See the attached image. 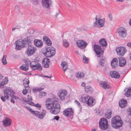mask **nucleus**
<instances>
[{
  "label": "nucleus",
  "mask_w": 131,
  "mask_h": 131,
  "mask_svg": "<svg viewBox=\"0 0 131 131\" xmlns=\"http://www.w3.org/2000/svg\"><path fill=\"white\" fill-rule=\"evenodd\" d=\"M45 105L47 109H51L50 112L52 114H57L60 111V105L59 103L56 104L53 107L54 103L51 99H48L46 100Z\"/></svg>",
  "instance_id": "obj_1"
},
{
  "label": "nucleus",
  "mask_w": 131,
  "mask_h": 131,
  "mask_svg": "<svg viewBox=\"0 0 131 131\" xmlns=\"http://www.w3.org/2000/svg\"><path fill=\"white\" fill-rule=\"evenodd\" d=\"M123 124L121 119L118 116H114L111 120V125L112 127L115 128H118Z\"/></svg>",
  "instance_id": "obj_2"
},
{
  "label": "nucleus",
  "mask_w": 131,
  "mask_h": 131,
  "mask_svg": "<svg viewBox=\"0 0 131 131\" xmlns=\"http://www.w3.org/2000/svg\"><path fill=\"white\" fill-rule=\"evenodd\" d=\"M30 39L29 37L26 38L23 40H18L15 42L16 49L17 50H19L23 47L27 46L29 40Z\"/></svg>",
  "instance_id": "obj_3"
},
{
  "label": "nucleus",
  "mask_w": 131,
  "mask_h": 131,
  "mask_svg": "<svg viewBox=\"0 0 131 131\" xmlns=\"http://www.w3.org/2000/svg\"><path fill=\"white\" fill-rule=\"evenodd\" d=\"M27 46L25 47H28L25 51L27 55L30 56L32 55L36 51L37 48L32 45V41L31 39L29 40V42L27 44Z\"/></svg>",
  "instance_id": "obj_4"
},
{
  "label": "nucleus",
  "mask_w": 131,
  "mask_h": 131,
  "mask_svg": "<svg viewBox=\"0 0 131 131\" xmlns=\"http://www.w3.org/2000/svg\"><path fill=\"white\" fill-rule=\"evenodd\" d=\"M108 126L107 119L105 118H101L99 122V127L102 129L106 130Z\"/></svg>",
  "instance_id": "obj_5"
},
{
  "label": "nucleus",
  "mask_w": 131,
  "mask_h": 131,
  "mask_svg": "<svg viewBox=\"0 0 131 131\" xmlns=\"http://www.w3.org/2000/svg\"><path fill=\"white\" fill-rule=\"evenodd\" d=\"M55 48L49 47L46 48V51L44 53V54L47 57H51L55 55Z\"/></svg>",
  "instance_id": "obj_6"
},
{
  "label": "nucleus",
  "mask_w": 131,
  "mask_h": 131,
  "mask_svg": "<svg viewBox=\"0 0 131 131\" xmlns=\"http://www.w3.org/2000/svg\"><path fill=\"white\" fill-rule=\"evenodd\" d=\"M67 94V91L66 90L61 89L59 91L58 95L61 100H63L65 99Z\"/></svg>",
  "instance_id": "obj_7"
},
{
  "label": "nucleus",
  "mask_w": 131,
  "mask_h": 131,
  "mask_svg": "<svg viewBox=\"0 0 131 131\" xmlns=\"http://www.w3.org/2000/svg\"><path fill=\"white\" fill-rule=\"evenodd\" d=\"M104 19H101L96 16L95 19L94 25V26H97L100 27H102L104 25Z\"/></svg>",
  "instance_id": "obj_8"
},
{
  "label": "nucleus",
  "mask_w": 131,
  "mask_h": 131,
  "mask_svg": "<svg viewBox=\"0 0 131 131\" xmlns=\"http://www.w3.org/2000/svg\"><path fill=\"white\" fill-rule=\"evenodd\" d=\"M116 51L118 55L123 56L126 52L127 49L123 47H117L116 49Z\"/></svg>",
  "instance_id": "obj_9"
},
{
  "label": "nucleus",
  "mask_w": 131,
  "mask_h": 131,
  "mask_svg": "<svg viewBox=\"0 0 131 131\" xmlns=\"http://www.w3.org/2000/svg\"><path fill=\"white\" fill-rule=\"evenodd\" d=\"M30 66L34 70L38 69L39 70H42V67L38 63L37 61H34L31 62Z\"/></svg>",
  "instance_id": "obj_10"
},
{
  "label": "nucleus",
  "mask_w": 131,
  "mask_h": 131,
  "mask_svg": "<svg viewBox=\"0 0 131 131\" xmlns=\"http://www.w3.org/2000/svg\"><path fill=\"white\" fill-rule=\"evenodd\" d=\"M119 36L121 37L125 38L126 35V29L122 27H120L117 30Z\"/></svg>",
  "instance_id": "obj_11"
},
{
  "label": "nucleus",
  "mask_w": 131,
  "mask_h": 131,
  "mask_svg": "<svg viewBox=\"0 0 131 131\" xmlns=\"http://www.w3.org/2000/svg\"><path fill=\"white\" fill-rule=\"evenodd\" d=\"M76 44L79 47L82 49L85 48L88 44L84 40H82L77 41L76 42Z\"/></svg>",
  "instance_id": "obj_12"
},
{
  "label": "nucleus",
  "mask_w": 131,
  "mask_h": 131,
  "mask_svg": "<svg viewBox=\"0 0 131 131\" xmlns=\"http://www.w3.org/2000/svg\"><path fill=\"white\" fill-rule=\"evenodd\" d=\"M63 114L66 116H70L73 115V111L71 108H67L63 111Z\"/></svg>",
  "instance_id": "obj_13"
},
{
  "label": "nucleus",
  "mask_w": 131,
  "mask_h": 131,
  "mask_svg": "<svg viewBox=\"0 0 131 131\" xmlns=\"http://www.w3.org/2000/svg\"><path fill=\"white\" fill-rule=\"evenodd\" d=\"M9 90H4V97L3 96H1V100L3 102L5 101L6 99L7 100L9 99V96L10 95L11 93Z\"/></svg>",
  "instance_id": "obj_14"
},
{
  "label": "nucleus",
  "mask_w": 131,
  "mask_h": 131,
  "mask_svg": "<svg viewBox=\"0 0 131 131\" xmlns=\"http://www.w3.org/2000/svg\"><path fill=\"white\" fill-rule=\"evenodd\" d=\"M46 113V111L43 110L41 114L38 111H35V113L34 115L37 116L39 119H42L45 116Z\"/></svg>",
  "instance_id": "obj_15"
},
{
  "label": "nucleus",
  "mask_w": 131,
  "mask_h": 131,
  "mask_svg": "<svg viewBox=\"0 0 131 131\" xmlns=\"http://www.w3.org/2000/svg\"><path fill=\"white\" fill-rule=\"evenodd\" d=\"M51 2V0H42V4L43 7L46 8L50 7Z\"/></svg>",
  "instance_id": "obj_16"
},
{
  "label": "nucleus",
  "mask_w": 131,
  "mask_h": 131,
  "mask_svg": "<svg viewBox=\"0 0 131 131\" xmlns=\"http://www.w3.org/2000/svg\"><path fill=\"white\" fill-rule=\"evenodd\" d=\"M50 62V61L49 59L45 58L42 60V64L45 68H48L49 67Z\"/></svg>",
  "instance_id": "obj_17"
},
{
  "label": "nucleus",
  "mask_w": 131,
  "mask_h": 131,
  "mask_svg": "<svg viewBox=\"0 0 131 131\" xmlns=\"http://www.w3.org/2000/svg\"><path fill=\"white\" fill-rule=\"evenodd\" d=\"M2 123L4 126L8 127L12 123V121L9 118H5L2 121Z\"/></svg>",
  "instance_id": "obj_18"
},
{
  "label": "nucleus",
  "mask_w": 131,
  "mask_h": 131,
  "mask_svg": "<svg viewBox=\"0 0 131 131\" xmlns=\"http://www.w3.org/2000/svg\"><path fill=\"white\" fill-rule=\"evenodd\" d=\"M94 48V50L96 54L99 55L100 54L102 51V50L101 47L95 44Z\"/></svg>",
  "instance_id": "obj_19"
},
{
  "label": "nucleus",
  "mask_w": 131,
  "mask_h": 131,
  "mask_svg": "<svg viewBox=\"0 0 131 131\" xmlns=\"http://www.w3.org/2000/svg\"><path fill=\"white\" fill-rule=\"evenodd\" d=\"M100 85L104 89H107L111 88V86L109 84L105 81H101L100 83Z\"/></svg>",
  "instance_id": "obj_20"
},
{
  "label": "nucleus",
  "mask_w": 131,
  "mask_h": 131,
  "mask_svg": "<svg viewBox=\"0 0 131 131\" xmlns=\"http://www.w3.org/2000/svg\"><path fill=\"white\" fill-rule=\"evenodd\" d=\"M95 103V99L91 97H90L87 101L86 104L89 106H92L94 105Z\"/></svg>",
  "instance_id": "obj_21"
},
{
  "label": "nucleus",
  "mask_w": 131,
  "mask_h": 131,
  "mask_svg": "<svg viewBox=\"0 0 131 131\" xmlns=\"http://www.w3.org/2000/svg\"><path fill=\"white\" fill-rule=\"evenodd\" d=\"M119 66L121 67L124 66L126 63V61L125 59L122 57H119L118 58Z\"/></svg>",
  "instance_id": "obj_22"
},
{
  "label": "nucleus",
  "mask_w": 131,
  "mask_h": 131,
  "mask_svg": "<svg viewBox=\"0 0 131 131\" xmlns=\"http://www.w3.org/2000/svg\"><path fill=\"white\" fill-rule=\"evenodd\" d=\"M34 44L37 47L41 48L43 46L42 42L40 40L35 39L34 41Z\"/></svg>",
  "instance_id": "obj_23"
},
{
  "label": "nucleus",
  "mask_w": 131,
  "mask_h": 131,
  "mask_svg": "<svg viewBox=\"0 0 131 131\" xmlns=\"http://www.w3.org/2000/svg\"><path fill=\"white\" fill-rule=\"evenodd\" d=\"M110 75L112 77L118 79L120 77L119 73L115 71H111Z\"/></svg>",
  "instance_id": "obj_24"
},
{
  "label": "nucleus",
  "mask_w": 131,
  "mask_h": 131,
  "mask_svg": "<svg viewBox=\"0 0 131 131\" xmlns=\"http://www.w3.org/2000/svg\"><path fill=\"white\" fill-rule=\"evenodd\" d=\"M43 40L46 44L50 46L52 45V42L49 38L47 36H44L43 38Z\"/></svg>",
  "instance_id": "obj_25"
},
{
  "label": "nucleus",
  "mask_w": 131,
  "mask_h": 131,
  "mask_svg": "<svg viewBox=\"0 0 131 131\" xmlns=\"http://www.w3.org/2000/svg\"><path fill=\"white\" fill-rule=\"evenodd\" d=\"M127 101L123 99L121 100L119 102V105L121 108H124L127 105Z\"/></svg>",
  "instance_id": "obj_26"
},
{
  "label": "nucleus",
  "mask_w": 131,
  "mask_h": 131,
  "mask_svg": "<svg viewBox=\"0 0 131 131\" xmlns=\"http://www.w3.org/2000/svg\"><path fill=\"white\" fill-rule=\"evenodd\" d=\"M111 64L113 68L117 67L118 64L117 59L116 58H113L111 61Z\"/></svg>",
  "instance_id": "obj_27"
},
{
  "label": "nucleus",
  "mask_w": 131,
  "mask_h": 131,
  "mask_svg": "<svg viewBox=\"0 0 131 131\" xmlns=\"http://www.w3.org/2000/svg\"><path fill=\"white\" fill-rule=\"evenodd\" d=\"M8 79L7 77H5L4 79H3L0 83V88H2L4 87V84H6L8 82Z\"/></svg>",
  "instance_id": "obj_28"
},
{
  "label": "nucleus",
  "mask_w": 131,
  "mask_h": 131,
  "mask_svg": "<svg viewBox=\"0 0 131 131\" xmlns=\"http://www.w3.org/2000/svg\"><path fill=\"white\" fill-rule=\"evenodd\" d=\"M61 66H62V69L65 72L67 70L68 67V63L64 61H62L61 63Z\"/></svg>",
  "instance_id": "obj_29"
},
{
  "label": "nucleus",
  "mask_w": 131,
  "mask_h": 131,
  "mask_svg": "<svg viewBox=\"0 0 131 131\" xmlns=\"http://www.w3.org/2000/svg\"><path fill=\"white\" fill-rule=\"evenodd\" d=\"M89 98V97L88 96L84 95L81 97L80 100L81 102H83L84 103L86 102V103Z\"/></svg>",
  "instance_id": "obj_30"
},
{
  "label": "nucleus",
  "mask_w": 131,
  "mask_h": 131,
  "mask_svg": "<svg viewBox=\"0 0 131 131\" xmlns=\"http://www.w3.org/2000/svg\"><path fill=\"white\" fill-rule=\"evenodd\" d=\"M99 43L101 46L103 47H105L107 46V43L106 42V40L104 39H101Z\"/></svg>",
  "instance_id": "obj_31"
},
{
  "label": "nucleus",
  "mask_w": 131,
  "mask_h": 131,
  "mask_svg": "<svg viewBox=\"0 0 131 131\" xmlns=\"http://www.w3.org/2000/svg\"><path fill=\"white\" fill-rule=\"evenodd\" d=\"M112 113V112L111 111L107 110L105 113V117L108 119H110L111 117Z\"/></svg>",
  "instance_id": "obj_32"
},
{
  "label": "nucleus",
  "mask_w": 131,
  "mask_h": 131,
  "mask_svg": "<svg viewBox=\"0 0 131 131\" xmlns=\"http://www.w3.org/2000/svg\"><path fill=\"white\" fill-rule=\"evenodd\" d=\"M84 89L85 91L87 93L91 92L93 90V88L90 86H85Z\"/></svg>",
  "instance_id": "obj_33"
},
{
  "label": "nucleus",
  "mask_w": 131,
  "mask_h": 131,
  "mask_svg": "<svg viewBox=\"0 0 131 131\" xmlns=\"http://www.w3.org/2000/svg\"><path fill=\"white\" fill-rule=\"evenodd\" d=\"M29 82L27 79H25L23 81V85L25 88H28L29 86Z\"/></svg>",
  "instance_id": "obj_34"
},
{
  "label": "nucleus",
  "mask_w": 131,
  "mask_h": 131,
  "mask_svg": "<svg viewBox=\"0 0 131 131\" xmlns=\"http://www.w3.org/2000/svg\"><path fill=\"white\" fill-rule=\"evenodd\" d=\"M84 76L83 73L82 72H79L76 74V76L79 79H81Z\"/></svg>",
  "instance_id": "obj_35"
},
{
  "label": "nucleus",
  "mask_w": 131,
  "mask_h": 131,
  "mask_svg": "<svg viewBox=\"0 0 131 131\" xmlns=\"http://www.w3.org/2000/svg\"><path fill=\"white\" fill-rule=\"evenodd\" d=\"M29 68L27 66H26L25 64H23L20 67V69L22 70L26 71Z\"/></svg>",
  "instance_id": "obj_36"
},
{
  "label": "nucleus",
  "mask_w": 131,
  "mask_h": 131,
  "mask_svg": "<svg viewBox=\"0 0 131 131\" xmlns=\"http://www.w3.org/2000/svg\"><path fill=\"white\" fill-rule=\"evenodd\" d=\"M125 95L127 97H131V88L128 89L125 92Z\"/></svg>",
  "instance_id": "obj_37"
},
{
  "label": "nucleus",
  "mask_w": 131,
  "mask_h": 131,
  "mask_svg": "<svg viewBox=\"0 0 131 131\" xmlns=\"http://www.w3.org/2000/svg\"><path fill=\"white\" fill-rule=\"evenodd\" d=\"M7 56L6 55H4L2 59V62L3 65H5L7 64V62L6 60Z\"/></svg>",
  "instance_id": "obj_38"
},
{
  "label": "nucleus",
  "mask_w": 131,
  "mask_h": 131,
  "mask_svg": "<svg viewBox=\"0 0 131 131\" xmlns=\"http://www.w3.org/2000/svg\"><path fill=\"white\" fill-rule=\"evenodd\" d=\"M63 45L64 47L67 48L69 46V44L66 40H63Z\"/></svg>",
  "instance_id": "obj_39"
},
{
  "label": "nucleus",
  "mask_w": 131,
  "mask_h": 131,
  "mask_svg": "<svg viewBox=\"0 0 131 131\" xmlns=\"http://www.w3.org/2000/svg\"><path fill=\"white\" fill-rule=\"evenodd\" d=\"M24 61L25 63V65L29 67V66L30 65L31 62L29 59H25Z\"/></svg>",
  "instance_id": "obj_40"
},
{
  "label": "nucleus",
  "mask_w": 131,
  "mask_h": 131,
  "mask_svg": "<svg viewBox=\"0 0 131 131\" xmlns=\"http://www.w3.org/2000/svg\"><path fill=\"white\" fill-rule=\"evenodd\" d=\"M44 89V88H33L32 89V91L34 92L36 91H39L43 90Z\"/></svg>",
  "instance_id": "obj_41"
},
{
  "label": "nucleus",
  "mask_w": 131,
  "mask_h": 131,
  "mask_svg": "<svg viewBox=\"0 0 131 131\" xmlns=\"http://www.w3.org/2000/svg\"><path fill=\"white\" fill-rule=\"evenodd\" d=\"M105 60L104 59L102 58H100L99 60V64L102 67L104 66L103 63L104 62Z\"/></svg>",
  "instance_id": "obj_42"
},
{
  "label": "nucleus",
  "mask_w": 131,
  "mask_h": 131,
  "mask_svg": "<svg viewBox=\"0 0 131 131\" xmlns=\"http://www.w3.org/2000/svg\"><path fill=\"white\" fill-rule=\"evenodd\" d=\"M46 95V93L45 92L42 91L39 93V96L41 97L45 96Z\"/></svg>",
  "instance_id": "obj_43"
},
{
  "label": "nucleus",
  "mask_w": 131,
  "mask_h": 131,
  "mask_svg": "<svg viewBox=\"0 0 131 131\" xmlns=\"http://www.w3.org/2000/svg\"><path fill=\"white\" fill-rule=\"evenodd\" d=\"M83 60L85 63H88L89 60L85 56H83Z\"/></svg>",
  "instance_id": "obj_44"
},
{
  "label": "nucleus",
  "mask_w": 131,
  "mask_h": 131,
  "mask_svg": "<svg viewBox=\"0 0 131 131\" xmlns=\"http://www.w3.org/2000/svg\"><path fill=\"white\" fill-rule=\"evenodd\" d=\"M26 108L32 114L34 115L35 113V111H34L30 107L27 106Z\"/></svg>",
  "instance_id": "obj_45"
},
{
  "label": "nucleus",
  "mask_w": 131,
  "mask_h": 131,
  "mask_svg": "<svg viewBox=\"0 0 131 131\" xmlns=\"http://www.w3.org/2000/svg\"><path fill=\"white\" fill-rule=\"evenodd\" d=\"M26 103L29 104L30 105L33 106H34V105H35V104L33 102L30 101L28 100L27 101H26Z\"/></svg>",
  "instance_id": "obj_46"
},
{
  "label": "nucleus",
  "mask_w": 131,
  "mask_h": 131,
  "mask_svg": "<svg viewBox=\"0 0 131 131\" xmlns=\"http://www.w3.org/2000/svg\"><path fill=\"white\" fill-rule=\"evenodd\" d=\"M34 106L37 107L39 109L41 108V105L39 103H37L36 104H35V105Z\"/></svg>",
  "instance_id": "obj_47"
},
{
  "label": "nucleus",
  "mask_w": 131,
  "mask_h": 131,
  "mask_svg": "<svg viewBox=\"0 0 131 131\" xmlns=\"http://www.w3.org/2000/svg\"><path fill=\"white\" fill-rule=\"evenodd\" d=\"M59 119V117L58 116H56L54 117L53 119H55L56 121H58Z\"/></svg>",
  "instance_id": "obj_48"
},
{
  "label": "nucleus",
  "mask_w": 131,
  "mask_h": 131,
  "mask_svg": "<svg viewBox=\"0 0 131 131\" xmlns=\"http://www.w3.org/2000/svg\"><path fill=\"white\" fill-rule=\"evenodd\" d=\"M127 111L129 113V115L131 116V107L128 109Z\"/></svg>",
  "instance_id": "obj_49"
},
{
  "label": "nucleus",
  "mask_w": 131,
  "mask_h": 131,
  "mask_svg": "<svg viewBox=\"0 0 131 131\" xmlns=\"http://www.w3.org/2000/svg\"><path fill=\"white\" fill-rule=\"evenodd\" d=\"M27 91L26 89L24 90L23 91L22 93L24 95H26L27 93Z\"/></svg>",
  "instance_id": "obj_50"
},
{
  "label": "nucleus",
  "mask_w": 131,
  "mask_h": 131,
  "mask_svg": "<svg viewBox=\"0 0 131 131\" xmlns=\"http://www.w3.org/2000/svg\"><path fill=\"white\" fill-rule=\"evenodd\" d=\"M108 17L110 20H111L112 19V15L110 14H109L108 15Z\"/></svg>",
  "instance_id": "obj_51"
},
{
  "label": "nucleus",
  "mask_w": 131,
  "mask_h": 131,
  "mask_svg": "<svg viewBox=\"0 0 131 131\" xmlns=\"http://www.w3.org/2000/svg\"><path fill=\"white\" fill-rule=\"evenodd\" d=\"M75 103L79 107L80 106V104L79 102L77 100H75Z\"/></svg>",
  "instance_id": "obj_52"
},
{
  "label": "nucleus",
  "mask_w": 131,
  "mask_h": 131,
  "mask_svg": "<svg viewBox=\"0 0 131 131\" xmlns=\"http://www.w3.org/2000/svg\"><path fill=\"white\" fill-rule=\"evenodd\" d=\"M13 97L14 99H15L17 100H20V98L16 96H14Z\"/></svg>",
  "instance_id": "obj_53"
},
{
  "label": "nucleus",
  "mask_w": 131,
  "mask_h": 131,
  "mask_svg": "<svg viewBox=\"0 0 131 131\" xmlns=\"http://www.w3.org/2000/svg\"><path fill=\"white\" fill-rule=\"evenodd\" d=\"M127 46L131 48V42L128 43L127 44Z\"/></svg>",
  "instance_id": "obj_54"
},
{
  "label": "nucleus",
  "mask_w": 131,
  "mask_h": 131,
  "mask_svg": "<svg viewBox=\"0 0 131 131\" xmlns=\"http://www.w3.org/2000/svg\"><path fill=\"white\" fill-rule=\"evenodd\" d=\"M10 102H11L12 103H15V101L13 99V98H11Z\"/></svg>",
  "instance_id": "obj_55"
},
{
  "label": "nucleus",
  "mask_w": 131,
  "mask_h": 131,
  "mask_svg": "<svg viewBox=\"0 0 131 131\" xmlns=\"http://www.w3.org/2000/svg\"><path fill=\"white\" fill-rule=\"evenodd\" d=\"M28 98L30 100H32V97L30 96L29 95H28Z\"/></svg>",
  "instance_id": "obj_56"
},
{
  "label": "nucleus",
  "mask_w": 131,
  "mask_h": 131,
  "mask_svg": "<svg viewBox=\"0 0 131 131\" xmlns=\"http://www.w3.org/2000/svg\"><path fill=\"white\" fill-rule=\"evenodd\" d=\"M44 77H45L48 78H50L52 77V76L51 75H50V76H45Z\"/></svg>",
  "instance_id": "obj_57"
},
{
  "label": "nucleus",
  "mask_w": 131,
  "mask_h": 131,
  "mask_svg": "<svg viewBox=\"0 0 131 131\" xmlns=\"http://www.w3.org/2000/svg\"><path fill=\"white\" fill-rule=\"evenodd\" d=\"M85 84L84 83H82L81 84V85L82 86H85Z\"/></svg>",
  "instance_id": "obj_58"
},
{
  "label": "nucleus",
  "mask_w": 131,
  "mask_h": 131,
  "mask_svg": "<svg viewBox=\"0 0 131 131\" xmlns=\"http://www.w3.org/2000/svg\"><path fill=\"white\" fill-rule=\"evenodd\" d=\"M3 76L0 73V80H1L2 79Z\"/></svg>",
  "instance_id": "obj_59"
},
{
  "label": "nucleus",
  "mask_w": 131,
  "mask_h": 131,
  "mask_svg": "<svg viewBox=\"0 0 131 131\" xmlns=\"http://www.w3.org/2000/svg\"><path fill=\"white\" fill-rule=\"evenodd\" d=\"M18 7H18V5H16L15 6V9H18Z\"/></svg>",
  "instance_id": "obj_60"
},
{
  "label": "nucleus",
  "mask_w": 131,
  "mask_h": 131,
  "mask_svg": "<svg viewBox=\"0 0 131 131\" xmlns=\"http://www.w3.org/2000/svg\"><path fill=\"white\" fill-rule=\"evenodd\" d=\"M16 28L17 29H19L20 28V26H16Z\"/></svg>",
  "instance_id": "obj_61"
},
{
  "label": "nucleus",
  "mask_w": 131,
  "mask_h": 131,
  "mask_svg": "<svg viewBox=\"0 0 131 131\" xmlns=\"http://www.w3.org/2000/svg\"><path fill=\"white\" fill-rule=\"evenodd\" d=\"M22 99L25 102H26V101H26L25 100V98L24 97H23L22 98Z\"/></svg>",
  "instance_id": "obj_62"
},
{
  "label": "nucleus",
  "mask_w": 131,
  "mask_h": 131,
  "mask_svg": "<svg viewBox=\"0 0 131 131\" xmlns=\"http://www.w3.org/2000/svg\"><path fill=\"white\" fill-rule=\"evenodd\" d=\"M77 29L79 31H81V29L80 28H77Z\"/></svg>",
  "instance_id": "obj_63"
},
{
  "label": "nucleus",
  "mask_w": 131,
  "mask_h": 131,
  "mask_svg": "<svg viewBox=\"0 0 131 131\" xmlns=\"http://www.w3.org/2000/svg\"><path fill=\"white\" fill-rule=\"evenodd\" d=\"M129 25L131 26V18L130 19V20L129 21Z\"/></svg>",
  "instance_id": "obj_64"
}]
</instances>
